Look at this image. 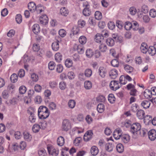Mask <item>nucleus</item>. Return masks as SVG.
I'll return each mask as SVG.
<instances>
[{
	"mask_svg": "<svg viewBox=\"0 0 156 156\" xmlns=\"http://www.w3.org/2000/svg\"><path fill=\"white\" fill-rule=\"evenodd\" d=\"M109 87L111 90L115 91L121 87V84L118 81L113 80L110 82Z\"/></svg>",
	"mask_w": 156,
	"mask_h": 156,
	"instance_id": "nucleus-1",
	"label": "nucleus"
},
{
	"mask_svg": "<svg viewBox=\"0 0 156 156\" xmlns=\"http://www.w3.org/2000/svg\"><path fill=\"white\" fill-rule=\"evenodd\" d=\"M48 152L50 155L52 156H57L59 153V150L55 148L52 146H48L47 147Z\"/></svg>",
	"mask_w": 156,
	"mask_h": 156,
	"instance_id": "nucleus-2",
	"label": "nucleus"
},
{
	"mask_svg": "<svg viewBox=\"0 0 156 156\" xmlns=\"http://www.w3.org/2000/svg\"><path fill=\"white\" fill-rule=\"evenodd\" d=\"M141 129V126L140 124L138 123H133L131 126L130 131L133 134L139 131Z\"/></svg>",
	"mask_w": 156,
	"mask_h": 156,
	"instance_id": "nucleus-3",
	"label": "nucleus"
},
{
	"mask_svg": "<svg viewBox=\"0 0 156 156\" xmlns=\"http://www.w3.org/2000/svg\"><path fill=\"white\" fill-rule=\"evenodd\" d=\"M71 124L68 119H65L63 120L62 128L63 130L67 131L71 128Z\"/></svg>",
	"mask_w": 156,
	"mask_h": 156,
	"instance_id": "nucleus-4",
	"label": "nucleus"
},
{
	"mask_svg": "<svg viewBox=\"0 0 156 156\" xmlns=\"http://www.w3.org/2000/svg\"><path fill=\"white\" fill-rule=\"evenodd\" d=\"M61 38H58V39H56V41L54 42L51 44V48L53 50L55 51H58L59 48V43L61 41Z\"/></svg>",
	"mask_w": 156,
	"mask_h": 156,
	"instance_id": "nucleus-5",
	"label": "nucleus"
},
{
	"mask_svg": "<svg viewBox=\"0 0 156 156\" xmlns=\"http://www.w3.org/2000/svg\"><path fill=\"white\" fill-rule=\"evenodd\" d=\"M93 133L92 130L87 131L85 134L83 136V140L85 141H88L92 138Z\"/></svg>",
	"mask_w": 156,
	"mask_h": 156,
	"instance_id": "nucleus-6",
	"label": "nucleus"
},
{
	"mask_svg": "<svg viewBox=\"0 0 156 156\" xmlns=\"http://www.w3.org/2000/svg\"><path fill=\"white\" fill-rule=\"evenodd\" d=\"M148 135L151 140H154L156 138V131L154 129H151L148 132Z\"/></svg>",
	"mask_w": 156,
	"mask_h": 156,
	"instance_id": "nucleus-7",
	"label": "nucleus"
},
{
	"mask_svg": "<svg viewBox=\"0 0 156 156\" xmlns=\"http://www.w3.org/2000/svg\"><path fill=\"white\" fill-rule=\"evenodd\" d=\"M122 132L121 129H116L113 134L114 138L116 140H118L120 139V137L122 135Z\"/></svg>",
	"mask_w": 156,
	"mask_h": 156,
	"instance_id": "nucleus-8",
	"label": "nucleus"
},
{
	"mask_svg": "<svg viewBox=\"0 0 156 156\" xmlns=\"http://www.w3.org/2000/svg\"><path fill=\"white\" fill-rule=\"evenodd\" d=\"M40 23L43 25H45L47 24L48 22V18L46 15H42L40 18Z\"/></svg>",
	"mask_w": 156,
	"mask_h": 156,
	"instance_id": "nucleus-9",
	"label": "nucleus"
},
{
	"mask_svg": "<svg viewBox=\"0 0 156 156\" xmlns=\"http://www.w3.org/2000/svg\"><path fill=\"white\" fill-rule=\"evenodd\" d=\"M28 7L30 11L31 12H33L36 10L37 6L35 3L32 2H30L28 3Z\"/></svg>",
	"mask_w": 156,
	"mask_h": 156,
	"instance_id": "nucleus-10",
	"label": "nucleus"
},
{
	"mask_svg": "<svg viewBox=\"0 0 156 156\" xmlns=\"http://www.w3.org/2000/svg\"><path fill=\"white\" fill-rule=\"evenodd\" d=\"M95 40L96 42L100 44L105 42L103 36H101L99 33L97 34L95 36Z\"/></svg>",
	"mask_w": 156,
	"mask_h": 156,
	"instance_id": "nucleus-11",
	"label": "nucleus"
},
{
	"mask_svg": "<svg viewBox=\"0 0 156 156\" xmlns=\"http://www.w3.org/2000/svg\"><path fill=\"white\" fill-rule=\"evenodd\" d=\"M136 115L138 118L140 119H142L144 118L145 113L144 111L142 109H139L137 111Z\"/></svg>",
	"mask_w": 156,
	"mask_h": 156,
	"instance_id": "nucleus-12",
	"label": "nucleus"
},
{
	"mask_svg": "<svg viewBox=\"0 0 156 156\" xmlns=\"http://www.w3.org/2000/svg\"><path fill=\"white\" fill-rule=\"evenodd\" d=\"M32 30L35 34H37L40 31V28L39 25L37 24L34 25L32 27Z\"/></svg>",
	"mask_w": 156,
	"mask_h": 156,
	"instance_id": "nucleus-13",
	"label": "nucleus"
},
{
	"mask_svg": "<svg viewBox=\"0 0 156 156\" xmlns=\"http://www.w3.org/2000/svg\"><path fill=\"white\" fill-rule=\"evenodd\" d=\"M98 73L100 76L102 78H104L106 74V70L103 67H100L98 69Z\"/></svg>",
	"mask_w": 156,
	"mask_h": 156,
	"instance_id": "nucleus-14",
	"label": "nucleus"
},
{
	"mask_svg": "<svg viewBox=\"0 0 156 156\" xmlns=\"http://www.w3.org/2000/svg\"><path fill=\"white\" fill-rule=\"evenodd\" d=\"M109 75L111 78L113 79H115L118 75L117 70L115 69H112L110 71Z\"/></svg>",
	"mask_w": 156,
	"mask_h": 156,
	"instance_id": "nucleus-15",
	"label": "nucleus"
},
{
	"mask_svg": "<svg viewBox=\"0 0 156 156\" xmlns=\"http://www.w3.org/2000/svg\"><path fill=\"white\" fill-rule=\"evenodd\" d=\"M140 49L141 51L143 53H146L148 51V46L145 43H143L141 44Z\"/></svg>",
	"mask_w": 156,
	"mask_h": 156,
	"instance_id": "nucleus-16",
	"label": "nucleus"
},
{
	"mask_svg": "<svg viewBox=\"0 0 156 156\" xmlns=\"http://www.w3.org/2000/svg\"><path fill=\"white\" fill-rule=\"evenodd\" d=\"M155 45L154 46H150L148 48V52L151 55L153 56L155 55L156 53V48H155Z\"/></svg>",
	"mask_w": 156,
	"mask_h": 156,
	"instance_id": "nucleus-17",
	"label": "nucleus"
},
{
	"mask_svg": "<svg viewBox=\"0 0 156 156\" xmlns=\"http://www.w3.org/2000/svg\"><path fill=\"white\" fill-rule=\"evenodd\" d=\"M122 140L125 143H127L130 139V136L128 134H124L120 137Z\"/></svg>",
	"mask_w": 156,
	"mask_h": 156,
	"instance_id": "nucleus-18",
	"label": "nucleus"
},
{
	"mask_svg": "<svg viewBox=\"0 0 156 156\" xmlns=\"http://www.w3.org/2000/svg\"><path fill=\"white\" fill-rule=\"evenodd\" d=\"M60 12L62 16H66L69 13V11L66 8L62 7L61 8Z\"/></svg>",
	"mask_w": 156,
	"mask_h": 156,
	"instance_id": "nucleus-19",
	"label": "nucleus"
},
{
	"mask_svg": "<svg viewBox=\"0 0 156 156\" xmlns=\"http://www.w3.org/2000/svg\"><path fill=\"white\" fill-rule=\"evenodd\" d=\"M151 105V101L150 100H144L142 101L141 103V106L144 108L146 109L149 108Z\"/></svg>",
	"mask_w": 156,
	"mask_h": 156,
	"instance_id": "nucleus-20",
	"label": "nucleus"
},
{
	"mask_svg": "<svg viewBox=\"0 0 156 156\" xmlns=\"http://www.w3.org/2000/svg\"><path fill=\"white\" fill-rule=\"evenodd\" d=\"M90 152L92 155L95 156L97 155L99 152L98 148L95 146H92L90 149Z\"/></svg>",
	"mask_w": 156,
	"mask_h": 156,
	"instance_id": "nucleus-21",
	"label": "nucleus"
},
{
	"mask_svg": "<svg viewBox=\"0 0 156 156\" xmlns=\"http://www.w3.org/2000/svg\"><path fill=\"white\" fill-rule=\"evenodd\" d=\"M48 111V108L44 106H41L38 108V115L39 113L41 114L42 113H43L44 112Z\"/></svg>",
	"mask_w": 156,
	"mask_h": 156,
	"instance_id": "nucleus-22",
	"label": "nucleus"
},
{
	"mask_svg": "<svg viewBox=\"0 0 156 156\" xmlns=\"http://www.w3.org/2000/svg\"><path fill=\"white\" fill-rule=\"evenodd\" d=\"M24 138L26 141H30L32 138L31 135L28 132H25L23 133Z\"/></svg>",
	"mask_w": 156,
	"mask_h": 156,
	"instance_id": "nucleus-23",
	"label": "nucleus"
},
{
	"mask_svg": "<svg viewBox=\"0 0 156 156\" xmlns=\"http://www.w3.org/2000/svg\"><path fill=\"white\" fill-rule=\"evenodd\" d=\"M151 93L149 89H146L144 92V95L146 98H150L152 97Z\"/></svg>",
	"mask_w": 156,
	"mask_h": 156,
	"instance_id": "nucleus-24",
	"label": "nucleus"
},
{
	"mask_svg": "<svg viewBox=\"0 0 156 156\" xmlns=\"http://www.w3.org/2000/svg\"><path fill=\"white\" fill-rule=\"evenodd\" d=\"M57 144L60 146H62L65 143V140L63 137L60 136L57 139Z\"/></svg>",
	"mask_w": 156,
	"mask_h": 156,
	"instance_id": "nucleus-25",
	"label": "nucleus"
},
{
	"mask_svg": "<svg viewBox=\"0 0 156 156\" xmlns=\"http://www.w3.org/2000/svg\"><path fill=\"white\" fill-rule=\"evenodd\" d=\"M114 146L112 144L108 143L105 144V148L107 151L110 152L113 150Z\"/></svg>",
	"mask_w": 156,
	"mask_h": 156,
	"instance_id": "nucleus-26",
	"label": "nucleus"
},
{
	"mask_svg": "<svg viewBox=\"0 0 156 156\" xmlns=\"http://www.w3.org/2000/svg\"><path fill=\"white\" fill-rule=\"evenodd\" d=\"M115 40L112 38H107L106 42L108 45L110 46H112L115 44Z\"/></svg>",
	"mask_w": 156,
	"mask_h": 156,
	"instance_id": "nucleus-27",
	"label": "nucleus"
},
{
	"mask_svg": "<svg viewBox=\"0 0 156 156\" xmlns=\"http://www.w3.org/2000/svg\"><path fill=\"white\" fill-rule=\"evenodd\" d=\"M97 109L98 112L102 113L105 110V107L103 104H99L97 105Z\"/></svg>",
	"mask_w": 156,
	"mask_h": 156,
	"instance_id": "nucleus-28",
	"label": "nucleus"
},
{
	"mask_svg": "<svg viewBox=\"0 0 156 156\" xmlns=\"http://www.w3.org/2000/svg\"><path fill=\"white\" fill-rule=\"evenodd\" d=\"M38 115L39 118L41 119H45L49 116V111H48L44 113V112L43 113H42L41 114L39 113Z\"/></svg>",
	"mask_w": 156,
	"mask_h": 156,
	"instance_id": "nucleus-29",
	"label": "nucleus"
},
{
	"mask_svg": "<svg viewBox=\"0 0 156 156\" xmlns=\"http://www.w3.org/2000/svg\"><path fill=\"white\" fill-rule=\"evenodd\" d=\"M55 61L58 62H61L62 59V55L60 53L58 52L55 54Z\"/></svg>",
	"mask_w": 156,
	"mask_h": 156,
	"instance_id": "nucleus-30",
	"label": "nucleus"
},
{
	"mask_svg": "<svg viewBox=\"0 0 156 156\" xmlns=\"http://www.w3.org/2000/svg\"><path fill=\"white\" fill-rule=\"evenodd\" d=\"M92 87V83L89 81H86L84 83V87L86 90L90 89Z\"/></svg>",
	"mask_w": 156,
	"mask_h": 156,
	"instance_id": "nucleus-31",
	"label": "nucleus"
},
{
	"mask_svg": "<svg viewBox=\"0 0 156 156\" xmlns=\"http://www.w3.org/2000/svg\"><path fill=\"white\" fill-rule=\"evenodd\" d=\"M45 10V7L41 4H39L37 6L36 10L38 12H39L40 13L44 11Z\"/></svg>",
	"mask_w": 156,
	"mask_h": 156,
	"instance_id": "nucleus-32",
	"label": "nucleus"
},
{
	"mask_svg": "<svg viewBox=\"0 0 156 156\" xmlns=\"http://www.w3.org/2000/svg\"><path fill=\"white\" fill-rule=\"evenodd\" d=\"M133 26L131 22L127 21L125 23L124 27L126 30H128L133 29Z\"/></svg>",
	"mask_w": 156,
	"mask_h": 156,
	"instance_id": "nucleus-33",
	"label": "nucleus"
},
{
	"mask_svg": "<svg viewBox=\"0 0 156 156\" xmlns=\"http://www.w3.org/2000/svg\"><path fill=\"white\" fill-rule=\"evenodd\" d=\"M124 69L127 72L129 73L132 72L133 70L132 67L127 64L124 65Z\"/></svg>",
	"mask_w": 156,
	"mask_h": 156,
	"instance_id": "nucleus-34",
	"label": "nucleus"
},
{
	"mask_svg": "<svg viewBox=\"0 0 156 156\" xmlns=\"http://www.w3.org/2000/svg\"><path fill=\"white\" fill-rule=\"evenodd\" d=\"M99 49L101 52H105L107 50V46L103 43H101L100 45L99 46Z\"/></svg>",
	"mask_w": 156,
	"mask_h": 156,
	"instance_id": "nucleus-35",
	"label": "nucleus"
},
{
	"mask_svg": "<svg viewBox=\"0 0 156 156\" xmlns=\"http://www.w3.org/2000/svg\"><path fill=\"white\" fill-rule=\"evenodd\" d=\"M152 117L150 115H146L145 116V117L144 119V121L145 123L149 124L151 123V121L152 120Z\"/></svg>",
	"mask_w": 156,
	"mask_h": 156,
	"instance_id": "nucleus-36",
	"label": "nucleus"
},
{
	"mask_svg": "<svg viewBox=\"0 0 156 156\" xmlns=\"http://www.w3.org/2000/svg\"><path fill=\"white\" fill-rule=\"evenodd\" d=\"M116 148L117 151L119 153L122 152L124 151V147L121 144H118Z\"/></svg>",
	"mask_w": 156,
	"mask_h": 156,
	"instance_id": "nucleus-37",
	"label": "nucleus"
},
{
	"mask_svg": "<svg viewBox=\"0 0 156 156\" xmlns=\"http://www.w3.org/2000/svg\"><path fill=\"white\" fill-rule=\"evenodd\" d=\"M18 78V75L16 74L13 73L10 77V80L12 83H14L17 81Z\"/></svg>",
	"mask_w": 156,
	"mask_h": 156,
	"instance_id": "nucleus-38",
	"label": "nucleus"
},
{
	"mask_svg": "<svg viewBox=\"0 0 156 156\" xmlns=\"http://www.w3.org/2000/svg\"><path fill=\"white\" fill-rule=\"evenodd\" d=\"M40 129H41L40 125L37 124H35L33 125L32 129L34 133H36L39 131Z\"/></svg>",
	"mask_w": 156,
	"mask_h": 156,
	"instance_id": "nucleus-39",
	"label": "nucleus"
},
{
	"mask_svg": "<svg viewBox=\"0 0 156 156\" xmlns=\"http://www.w3.org/2000/svg\"><path fill=\"white\" fill-rule=\"evenodd\" d=\"M108 100L111 103H113L115 100V98L113 94H109L108 97Z\"/></svg>",
	"mask_w": 156,
	"mask_h": 156,
	"instance_id": "nucleus-40",
	"label": "nucleus"
},
{
	"mask_svg": "<svg viewBox=\"0 0 156 156\" xmlns=\"http://www.w3.org/2000/svg\"><path fill=\"white\" fill-rule=\"evenodd\" d=\"M83 13L85 16H89L91 15V12L90 9H84Z\"/></svg>",
	"mask_w": 156,
	"mask_h": 156,
	"instance_id": "nucleus-41",
	"label": "nucleus"
},
{
	"mask_svg": "<svg viewBox=\"0 0 156 156\" xmlns=\"http://www.w3.org/2000/svg\"><path fill=\"white\" fill-rule=\"evenodd\" d=\"M73 65L72 60L69 59H67L65 62V65L68 68H70Z\"/></svg>",
	"mask_w": 156,
	"mask_h": 156,
	"instance_id": "nucleus-42",
	"label": "nucleus"
},
{
	"mask_svg": "<svg viewBox=\"0 0 156 156\" xmlns=\"http://www.w3.org/2000/svg\"><path fill=\"white\" fill-rule=\"evenodd\" d=\"M86 54L87 57L91 58L94 55V52L91 49H87L86 52Z\"/></svg>",
	"mask_w": 156,
	"mask_h": 156,
	"instance_id": "nucleus-43",
	"label": "nucleus"
},
{
	"mask_svg": "<svg viewBox=\"0 0 156 156\" xmlns=\"http://www.w3.org/2000/svg\"><path fill=\"white\" fill-rule=\"evenodd\" d=\"M111 63L112 65L114 67H118L119 66V62L117 58L112 60Z\"/></svg>",
	"mask_w": 156,
	"mask_h": 156,
	"instance_id": "nucleus-44",
	"label": "nucleus"
},
{
	"mask_svg": "<svg viewBox=\"0 0 156 156\" xmlns=\"http://www.w3.org/2000/svg\"><path fill=\"white\" fill-rule=\"evenodd\" d=\"M95 19L99 20L102 18V15L101 12L98 11H96L94 14Z\"/></svg>",
	"mask_w": 156,
	"mask_h": 156,
	"instance_id": "nucleus-45",
	"label": "nucleus"
},
{
	"mask_svg": "<svg viewBox=\"0 0 156 156\" xmlns=\"http://www.w3.org/2000/svg\"><path fill=\"white\" fill-rule=\"evenodd\" d=\"M79 42L81 44H84L86 43L87 38L84 36H81L79 38Z\"/></svg>",
	"mask_w": 156,
	"mask_h": 156,
	"instance_id": "nucleus-46",
	"label": "nucleus"
},
{
	"mask_svg": "<svg viewBox=\"0 0 156 156\" xmlns=\"http://www.w3.org/2000/svg\"><path fill=\"white\" fill-rule=\"evenodd\" d=\"M59 88L61 90H64L66 87V83L63 81L60 82L59 84Z\"/></svg>",
	"mask_w": 156,
	"mask_h": 156,
	"instance_id": "nucleus-47",
	"label": "nucleus"
},
{
	"mask_svg": "<svg viewBox=\"0 0 156 156\" xmlns=\"http://www.w3.org/2000/svg\"><path fill=\"white\" fill-rule=\"evenodd\" d=\"M76 105L75 101L73 100H70L68 103L69 107L71 108H73L75 107Z\"/></svg>",
	"mask_w": 156,
	"mask_h": 156,
	"instance_id": "nucleus-48",
	"label": "nucleus"
},
{
	"mask_svg": "<svg viewBox=\"0 0 156 156\" xmlns=\"http://www.w3.org/2000/svg\"><path fill=\"white\" fill-rule=\"evenodd\" d=\"M84 74L86 76L90 77L92 74V71L90 69H87L85 71Z\"/></svg>",
	"mask_w": 156,
	"mask_h": 156,
	"instance_id": "nucleus-49",
	"label": "nucleus"
},
{
	"mask_svg": "<svg viewBox=\"0 0 156 156\" xmlns=\"http://www.w3.org/2000/svg\"><path fill=\"white\" fill-rule=\"evenodd\" d=\"M139 131L140 135L143 136H144L148 133V130L144 128L140 129Z\"/></svg>",
	"mask_w": 156,
	"mask_h": 156,
	"instance_id": "nucleus-50",
	"label": "nucleus"
},
{
	"mask_svg": "<svg viewBox=\"0 0 156 156\" xmlns=\"http://www.w3.org/2000/svg\"><path fill=\"white\" fill-rule=\"evenodd\" d=\"M38 153L39 156H46L47 155L46 151L43 149H39Z\"/></svg>",
	"mask_w": 156,
	"mask_h": 156,
	"instance_id": "nucleus-51",
	"label": "nucleus"
},
{
	"mask_svg": "<svg viewBox=\"0 0 156 156\" xmlns=\"http://www.w3.org/2000/svg\"><path fill=\"white\" fill-rule=\"evenodd\" d=\"M16 22L19 24L20 23L22 22V19L20 14H18L16 16Z\"/></svg>",
	"mask_w": 156,
	"mask_h": 156,
	"instance_id": "nucleus-52",
	"label": "nucleus"
},
{
	"mask_svg": "<svg viewBox=\"0 0 156 156\" xmlns=\"http://www.w3.org/2000/svg\"><path fill=\"white\" fill-rule=\"evenodd\" d=\"M55 66V62L53 61H51L48 63V67L50 70H53L54 69Z\"/></svg>",
	"mask_w": 156,
	"mask_h": 156,
	"instance_id": "nucleus-53",
	"label": "nucleus"
},
{
	"mask_svg": "<svg viewBox=\"0 0 156 156\" xmlns=\"http://www.w3.org/2000/svg\"><path fill=\"white\" fill-rule=\"evenodd\" d=\"M77 50L78 52L80 54L83 53L84 52V49L83 46L81 45H78Z\"/></svg>",
	"mask_w": 156,
	"mask_h": 156,
	"instance_id": "nucleus-54",
	"label": "nucleus"
},
{
	"mask_svg": "<svg viewBox=\"0 0 156 156\" xmlns=\"http://www.w3.org/2000/svg\"><path fill=\"white\" fill-rule=\"evenodd\" d=\"M58 34L61 37H63L66 36V32L65 30L61 29L59 31Z\"/></svg>",
	"mask_w": 156,
	"mask_h": 156,
	"instance_id": "nucleus-55",
	"label": "nucleus"
},
{
	"mask_svg": "<svg viewBox=\"0 0 156 156\" xmlns=\"http://www.w3.org/2000/svg\"><path fill=\"white\" fill-rule=\"evenodd\" d=\"M19 92L22 94H24L27 91L26 87L24 86H20L19 89Z\"/></svg>",
	"mask_w": 156,
	"mask_h": 156,
	"instance_id": "nucleus-56",
	"label": "nucleus"
},
{
	"mask_svg": "<svg viewBox=\"0 0 156 156\" xmlns=\"http://www.w3.org/2000/svg\"><path fill=\"white\" fill-rule=\"evenodd\" d=\"M149 9L147 6L145 5H144L142 6L141 11L144 13H146L148 12Z\"/></svg>",
	"mask_w": 156,
	"mask_h": 156,
	"instance_id": "nucleus-57",
	"label": "nucleus"
},
{
	"mask_svg": "<svg viewBox=\"0 0 156 156\" xmlns=\"http://www.w3.org/2000/svg\"><path fill=\"white\" fill-rule=\"evenodd\" d=\"M96 100L98 102H103L105 100V98L104 96L101 95L97 98Z\"/></svg>",
	"mask_w": 156,
	"mask_h": 156,
	"instance_id": "nucleus-58",
	"label": "nucleus"
},
{
	"mask_svg": "<svg viewBox=\"0 0 156 156\" xmlns=\"http://www.w3.org/2000/svg\"><path fill=\"white\" fill-rule=\"evenodd\" d=\"M138 105L136 104H134L132 105L131 107V109L133 112H137L138 110L137 108Z\"/></svg>",
	"mask_w": 156,
	"mask_h": 156,
	"instance_id": "nucleus-59",
	"label": "nucleus"
},
{
	"mask_svg": "<svg viewBox=\"0 0 156 156\" xmlns=\"http://www.w3.org/2000/svg\"><path fill=\"white\" fill-rule=\"evenodd\" d=\"M14 136L16 139H19L22 137V134L20 132L17 131L15 132Z\"/></svg>",
	"mask_w": 156,
	"mask_h": 156,
	"instance_id": "nucleus-60",
	"label": "nucleus"
},
{
	"mask_svg": "<svg viewBox=\"0 0 156 156\" xmlns=\"http://www.w3.org/2000/svg\"><path fill=\"white\" fill-rule=\"evenodd\" d=\"M78 23L79 27L81 28L84 27L86 24L85 21L81 19H80L78 21Z\"/></svg>",
	"mask_w": 156,
	"mask_h": 156,
	"instance_id": "nucleus-61",
	"label": "nucleus"
},
{
	"mask_svg": "<svg viewBox=\"0 0 156 156\" xmlns=\"http://www.w3.org/2000/svg\"><path fill=\"white\" fill-rule=\"evenodd\" d=\"M40 128L42 129H44L47 126V123L46 122L44 121H42L40 122Z\"/></svg>",
	"mask_w": 156,
	"mask_h": 156,
	"instance_id": "nucleus-62",
	"label": "nucleus"
},
{
	"mask_svg": "<svg viewBox=\"0 0 156 156\" xmlns=\"http://www.w3.org/2000/svg\"><path fill=\"white\" fill-rule=\"evenodd\" d=\"M130 14L132 15H134L136 14V10L134 7H132L130 8L129 10Z\"/></svg>",
	"mask_w": 156,
	"mask_h": 156,
	"instance_id": "nucleus-63",
	"label": "nucleus"
},
{
	"mask_svg": "<svg viewBox=\"0 0 156 156\" xmlns=\"http://www.w3.org/2000/svg\"><path fill=\"white\" fill-rule=\"evenodd\" d=\"M149 14L151 17H155L156 16V10L154 9H151L149 12Z\"/></svg>",
	"mask_w": 156,
	"mask_h": 156,
	"instance_id": "nucleus-64",
	"label": "nucleus"
}]
</instances>
